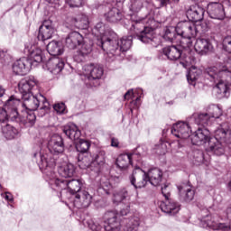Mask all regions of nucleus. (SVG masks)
<instances>
[{
	"mask_svg": "<svg viewBox=\"0 0 231 231\" xmlns=\"http://www.w3.org/2000/svg\"><path fill=\"white\" fill-rule=\"evenodd\" d=\"M33 157L36 158L40 169H43L45 180L49 182V185H55V187L61 190H66V189H68L69 194H72V196H76L80 192V189H82V180H66L64 179H60L55 171H53V169L55 168V159L51 158L48 153H42V152L34 153Z\"/></svg>",
	"mask_w": 231,
	"mask_h": 231,
	"instance_id": "f257e3e1",
	"label": "nucleus"
},
{
	"mask_svg": "<svg viewBox=\"0 0 231 231\" xmlns=\"http://www.w3.org/2000/svg\"><path fill=\"white\" fill-rule=\"evenodd\" d=\"M205 77L208 80L216 84L214 90L218 98H228L230 97L231 60L221 69H217L216 67L208 68Z\"/></svg>",
	"mask_w": 231,
	"mask_h": 231,
	"instance_id": "f03ea898",
	"label": "nucleus"
},
{
	"mask_svg": "<svg viewBox=\"0 0 231 231\" xmlns=\"http://www.w3.org/2000/svg\"><path fill=\"white\" fill-rule=\"evenodd\" d=\"M159 23L151 14L144 18L135 20V23L132 25L134 30L137 39L143 42V44H150L152 48H158L160 46V38L154 33V30L158 28Z\"/></svg>",
	"mask_w": 231,
	"mask_h": 231,
	"instance_id": "7ed1b4c3",
	"label": "nucleus"
},
{
	"mask_svg": "<svg viewBox=\"0 0 231 231\" xmlns=\"http://www.w3.org/2000/svg\"><path fill=\"white\" fill-rule=\"evenodd\" d=\"M225 143H231V129L228 123H224L215 130V136L211 137L205 145L208 152H212L217 156L225 154Z\"/></svg>",
	"mask_w": 231,
	"mask_h": 231,
	"instance_id": "20e7f679",
	"label": "nucleus"
},
{
	"mask_svg": "<svg viewBox=\"0 0 231 231\" xmlns=\"http://www.w3.org/2000/svg\"><path fill=\"white\" fill-rule=\"evenodd\" d=\"M100 44L104 51H107L110 59L112 57H120L122 53L128 51V50L131 49V46L133 45V36H125L121 38L120 41L110 39V41L106 42H104L103 38Z\"/></svg>",
	"mask_w": 231,
	"mask_h": 231,
	"instance_id": "39448f33",
	"label": "nucleus"
},
{
	"mask_svg": "<svg viewBox=\"0 0 231 231\" xmlns=\"http://www.w3.org/2000/svg\"><path fill=\"white\" fill-rule=\"evenodd\" d=\"M177 35L180 38V46L182 50L192 48V39H196L198 29L190 21L179 22L177 23Z\"/></svg>",
	"mask_w": 231,
	"mask_h": 231,
	"instance_id": "423d86ee",
	"label": "nucleus"
},
{
	"mask_svg": "<svg viewBox=\"0 0 231 231\" xmlns=\"http://www.w3.org/2000/svg\"><path fill=\"white\" fill-rule=\"evenodd\" d=\"M23 99L22 107L25 109V111H37L39 106H41V102H42V106L40 111H42L43 115H46V113L50 111V103L46 100V97L41 94L39 95V93L29 94V96H24Z\"/></svg>",
	"mask_w": 231,
	"mask_h": 231,
	"instance_id": "0eeeda50",
	"label": "nucleus"
},
{
	"mask_svg": "<svg viewBox=\"0 0 231 231\" xmlns=\"http://www.w3.org/2000/svg\"><path fill=\"white\" fill-rule=\"evenodd\" d=\"M106 163V152L104 151H99L97 153L91 155L90 153H86L79 162V166L82 169H90L94 172H100L102 167Z\"/></svg>",
	"mask_w": 231,
	"mask_h": 231,
	"instance_id": "6e6552de",
	"label": "nucleus"
},
{
	"mask_svg": "<svg viewBox=\"0 0 231 231\" xmlns=\"http://www.w3.org/2000/svg\"><path fill=\"white\" fill-rule=\"evenodd\" d=\"M223 115V111L219 106L211 105L208 107L207 112L201 114H194L189 117V124H196L197 125H208L211 118H219Z\"/></svg>",
	"mask_w": 231,
	"mask_h": 231,
	"instance_id": "1a4fd4ad",
	"label": "nucleus"
},
{
	"mask_svg": "<svg viewBox=\"0 0 231 231\" xmlns=\"http://www.w3.org/2000/svg\"><path fill=\"white\" fill-rule=\"evenodd\" d=\"M225 6H230V0H224L223 3L211 2L208 4V14L211 19L223 21L226 17Z\"/></svg>",
	"mask_w": 231,
	"mask_h": 231,
	"instance_id": "9d476101",
	"label": "nucleus"
},
{
	"mask_svg": "<svg viewBox=\"0 0 231 231\" xmlns=\"http://www.w3.org/2000/svg\"><path fill=\"white\" fill-rule=\"evenodd\" d=\"M18 89L22 97L39 93V83L35 78H27L19 81Z\"/></svg>",
	"mask_w": 231,
	"mask_h": 231,
	"instance_id": "9b49d317",
	"label": "nucleus"
},
{
	"mask_svg": "<svg viewBox=\"0 0 231 231\" xmlns=\"http://www.w3.org/2000/svg\"><path fill=\"white\" fill-rule=\"evenodd\" d=\"M36 119L35 114L30 110H22L20 116L19 112H13L11 114V122H18L25 127H32L35 125Z\"/></svg>",
	"mask_w": 231,
	"mask_h": 231,
	"instance_id": "f8f14e48",
	"label": "nucleus"
},
{
	"mask_svg": "<svg viewBox=\"0 0 231 231\" xmlns=\"http://www.w3.org/2000/svg\"><path fill=\"white\" fill-rule=\"evenodd\" d=\"M190 124L189 121L186 122H178L174 124L171 127V134L176 136V138H180V140H187V138L190 137V133L192 130L190 129Z\"/></svg>",
	"mask_w": 231,
	"mask_h": 231,
	"instance_id": "ddd939ff",
	"label": "nucleus"
},
{
	"mask_svg": "<svg viewBox=\"0 0 231 231\" xmlns=\"http://www.w3.org/2000/svg\"><path fill=\"white\" fill-rule=\"evenodd\" d=\"M130 183L134 187V189H143V187L149 183L147 172L143 171L140 168L135 169L130 177Z\"/></svg>",
	"mask_w": 231,
	"mask_h": 231,
	"instance_id": "4468645a",
	"label": "nucleus"
},
{
	"mask_svg": "<svg viewBox=\"0 0 231 231\" xmlns=\"http://www.w3.org/2000/svg\"><path fill=\"white\" fill-rule=\"evenodd\" d=\"M105 219V230L106 231H120L121 225L118 220V212L107 211L104 216Z\"/></svg>",
	"mask_w": 231,
	"mask_h": 231,
	"instance_id": "2eb2a0df",
	"label": "nucleus"
},
{
	"mask_svg": "<svg viewBox=\"0 0 231 231\" xmlns=\"http://www.w3.org/2000/svg\"><path fill=\"white\" fill-rule=\"evenodd\" d=\"M93 201V195L86 189L80 190L75 195L74 205L77 208H88Z\"/></svg>",
	"mask_w": 231,
	"mask_h": 231,
	"instance_id": "dca6fc26",
	"label": "nucleus"
},
{
	"mask_svg": "<svg viewBox=\"0 0 231 231\" xmlns=\"http://www.w3.org/2000/svg\"><path fill=\"white\" fill-rule=\"evenodd\" d=\"M211 138L212 137H210V131H208V129L198 128V130L191 136V143H193V145L206 146Z\"/></svg>",
	"mask_w": 231,
	"mask_h": 231,
	"instance_id": "f3484780",
	"label": "nucleus"
},
{
	"mask_svg": "<svg viewBox=\"0 0 231 231\" xmlns=\"http://www.w3.org/2000/svg\"><path fill=\"white\" fill-rule=\"evenodd\" d=\"M24 52L28 53L29 60L32 66L33 64H35V66L41 64L44 59L42 56V49L39 48L37 45H27L24 49Z\"/></svg>",
	"mask_w": 231,
	"mask_h": 231,
	"instance_id": "a211bd4d",
	"label": "nucleus"
},
{
	"mask_svg": "<svg viewBox=\"0 0 231 231\" xmlns=\"http://www.w3.org/2000/svg\"><path fill=\"white\" fill-rule=\"evenodd\" d=\"M203 228H211L212 230H222L229 231L231 230V225L226 223H216L212 220V216L208 215L200 220Z\"/></svg>",
	"mask_w": 231,
	"mask_h": 231,
	"instance_id": "6ab92c4d",
	"label": "nucleus"
},
{
	"mask_svg": "<svg viewBox=\"0 0 231 231\" xmlns=\"http://www.w3.org/2000/svg\"><path fill=\"white\" fill-rule=\"evenodd\" d=\"M32 61L28 58H21L13 65V71L15 75H27L32 69Z\"/></svg>",
	"mask_w": 231,
	"mask_h": 231,
	"instance_id": "aec40b11",
	"label": "nucleus"
},
{
	"mask_svg": "<svg viewBox=\"0 0 231 231\" xmlns=\"http://www.w3.org/2000/svg\"><path fill=\"white\" fill-rule=\"evenodd\" d=\"M55 33V28H53V23L50 20H45L39 28L38 39L39 41H48L51 39Z\"/></svg>",
	"mask_w": 231,
	"mask_h": 231,
	"instance_id": "412c9836",
	"label": "nucleus"
},
{
	"mask_svg": "<svg viewBox=\"0 0 231 231\" xmlns=\"http://www.w3.org/2000/svg\"><path fill=\"white\" fill-rule=\"evenodd\" d=\"M48 148L54 154H61L64 152V140L59 134L52 135L49 141Z\"/></svg>",
	"mask_w": 231,
	"mask_h": 231,
	"instance_id": "4be33fe9",
	"label": "nucleus"
},
{
	"mask_svg": "<svg viewBox=\"0 0 231 231\" xmlns=\"http://www.w3.org/2000/svg\"><path fill=\"white\" fill-rule=\"evenodd\" d=\"M84 70L87 75H89V80H100L102 75H104V68L98 64L90 63L84 66Z\"/></svg>",
	"mask_w": 231,
	"mask_h": 231,
	"instance_id": "5701e85b",
	"label": "nucleus"
},
{
	"mask_svg": "<svg viewBox=\"0 0 231 231\" xmlns=\"http://www.w3.org/2000/svg\"><path fill=\"white\" fill-rule=\"evenodd\" d=\"M93 33L97 38V44L100 48H102V44H100V42L103 41V39H104V42H106V41H111V39H109V36H108L109 32L106 29V24H104V23L102 22H99L95 25L93 29Z\"/></svg>",
	"mask_w": 231,
	"mask_h": 231,
	"instance_id": "b1692460",
	"label": "nucleus"
},
{
	"mask_svg": "<svg viewBox=\"0 0 231 231\" xmlns=\"http://www.w3.org/2000/svg\"><path fill=\"white\" fill-rule=\"evenodd\" d=\"M84 42V37L79 32H72L68 34L65 39V46L69 50H75L77 46H80Z\"/></svg>",
	"mask_w": 231,
	"mask_h": 231,
	"instance_id": "393cba45",
	"label": "nucleus"
},
{
	"mask_svg": "<svg viewBox=\"0 0 231 231\" xmlns=\"http://www.w3.org/2000/svg\"><path fill=\"white\" fill-rule=\"evenodd\" d=\"M186 15L189 21L199 23V21H203V17H205V9L199 5H191L187 10Z\"/></svg>",
	"mask_w": 231,
	"mask_h": 231,
	"instance_id": "a878e982",
	"label": "nucleus"
},
{
	"mask_svg": "<svg viewBox=\"0 0 231 231\" xmlns=\"http://www.w3.org/2000/svg\"><path fill=\"white\" fill-rule=\"evenodd\" d=\"M160 208L164 214H168L169 216H176V214L180 212L181 206H180V203L167 199L166 201H162L161 203Z\"/></svg>",
	"mask_w": 231,
	"mask_h": 231,
	"instance_id": "bb28decb",
	"label": "nucleus"
},
{
	"mask_svg": "<svg viewBox=\"0 0 231 231\" xmlns=\"http://www.w3.org/2000/svg\"><path fill=\"white\" fill-rule=\"evenodd\" d=\"M195 51L199 53V55H207V53L212 51L214 47L212 43L207 39L199 38L197 39L194 45Z\"/></svg>",
	"mask_w": 231,
	"mask_h": 231,
	"instance_id": "cd10ccee",
	"label": "nucleus"
},
{
	"mask_svg": "<svg viewBox=\"0 0 231 231\" xmlns=\"http://www.w3.org/2000/svg\"><path fill=\"white\" fill-rule=\"evenodd\" d=\"M178 190L181 199L184 201H192L194 199L196 191L192 186L183 183L178 186Z\"/></svg>",
	"mask_w": 231,
	"mask_h": 231,
	"instance_id": "c85d7f7f",
	"label": "nucleus"
},
{
	"mask_svg": "<svg viewBox=\"0 0 231 231\" xmlns=\"http://www.w3.org/2000/svg\"><path fill=\"white\" fill-rule=\"evenodd\" d=\"M23 107V102L21 99L15 97V96H11L5 103L4 107L7 110L10 120H12V113H17V107Z\"/></svg>",
	"mask_w": 231,
	"mask_h": 231,
	"instance_id": "c756f323",
	"label": "nucleus"
},
{
	"mask_svg": "<svg viewBox=\"0 0 231 231\" xmlns=\"http://www.w3.org/2000/svg\"><path fill=\"white\" fill-rule=\"evenodd\" d=\"M148 175V180L153 187H158L163 180V171L159 168H152L146 172Z\"/></svg>",
	"mask_w": 231,
	"mask_h": 231,
	"instance_id": "7c9ffc66",
	"label": "nucleus"
},
{
	"mask_svg": "<svg viewBox=\"0 0 231 231\" xmlns=\"http://www.w3.org/2000/svg\"><path fill=\"white\" fill-rule=\"evenodd\" d=\"M181 46H169L162 49V53L169 59V60H178L181 57Z\"/></svg>",
	"mask_w": 231,
	"mask_h": 231,
	"instance_id": "2f4dec72",
	"label": "nucleus"
},
{
	"mask_svg": "<svg viewBox=\"0 0 231 231\" xmlns=\"http://www.w3.org/2000/svg\"><path fill=\"white\" fill-rule=\"evenodd\" d=\"M68 23L70 24L72 28H88L89 24V19L86 14H79L75 18H70L68 20Z\"/></svg>",
	"mask_w": 231,
	"mask_h": 231,
	"instance_id": "473e14b6",
	"label": "nucleus"
},
{
	"mask_svg": "<svg viewBox=\"0 0 231 231\" xmlns=\"http://www.w3.org/2000/svg\"><path fill=\"white\" fill-rule=\"evenodd\" d=\"M47 68L53 75H59L64 69V61L59 58H51L47 62Z\"/></svg>",
	"mask_w": 231,
	"mask_h": 231,
	"instance_id": "72a5a7b5",
	"label": "nucleus"
},
{
	"mask_svg": "<svg viewBox=\"0 0 231 231\" xmlns=\"http://www.w3.org/2000/svg\"><path fill=\"white\" fill-rule=\"evenodd\" d=\"M63 133L69 138L70 140H79L80 138V130L77 125L70 123L64 126Z\"/></svg>",
	"mask_w": 231,
	"mask_h": 231,
	"instance_id": "f704fd0d",
	"label": "nucleus"
},
{
	"mask_svg": "<svg viewBox=\"0 0 231 231\" xmlns=\"http://www.w3.org/2000/svg\"><path fill=\"white\" fill-rule=\"evenodd\" d=\"M58 173L61 178H73L75 176V165L69 162H64L58 168Z\"/></svg>",
	"mask_w": 231,
	"mask_h": 231,
	"instance_id": "c9c22d12",
	"label": "nucleus"
},
{
	"mask_svg": "<svg viewBox=\"0 0 231 231\" xmlns=\"http://www.w3.org/2000/svg\"><path fill=\"white\" fill-rule=\"evenodd\" d=\"M47 51L50 55L57 57V55H62L64 53V47L60 42L52 41L47 45Z\"/></svg>",
	"mask_w": 231,
	"mask_h": 231,
	"instance_id": "e433bc0d",
	"label": "nucleus"
},
{
	"mask_svg": "<svg viewBox=\"0 0 231 231\" xmlns=\"http://www.w3.org/2000/svg\"><path fill=\"white\" fill-rule=\"evenodd\" d=\"M132 156L133 154H129V153L119 155L116 162L118 169H120L121 171H126V169L129 168V165H131Z\"/></svg>",
	"mask_w": 231,
	"mask_h": 231,
	"instance_id": "4c0bfd02",
	"label": "nucleus"
},
{
	"mask_svg": "<svg viewBox=\"0 0 231 231\" xmlns=\"http://www.w3.org/2000/svg\"><path fill=\"white\" fill-rule=\"evenodd\" d=\"M91 51H93V46L91 45V43L83 42L81 47L78 51V55L79 59L75 56V60H77L78 62H82L84 60V57H88V55H89Z\"/></svg>",
	"mask_w": 231,
	"mask_h": 231,
	"instance_id": "58836bf2",
	"label": "nucleus"
},
{
	"mask_svg": "<svg viewBox=\"0 0 231 231\" xmlns=\"http://www.w3.org/2000/svg\"><path fill=\"white\" fill-rule=\"evenodd\" d=\"M201 73H203L201 69H198L196 66H191L187 75L189 84L194 86L196 84V80L201 77Z\"/></svg>",
	"mask_w": 231,
	"mask_h": 231,
	"instance_id": "ea45409f",
	"label": "nucleus"
},
{
	"mask_svg": "<svg viewBox=\"0 0 231 231\" xmlns=\"http://www.w3.org/2000/svg\"><path fill=\"white\" fill-rule=\"evenodd\" d=\"M106 18L109 23H118V21H122V13L118 8L113 7L106 14Z\"/></svg>",
	"mask_w": 231,
	"mask_h": 231,
	"instance_id": "a19ab883",
	"label": "nucleus"
},
{
	"mask_svg": "<svg viewBox=\"0 0 231 231\" xmlns=\"http://www.w3.org/2000/svg\"><path fill=\"white\" fill-rule=\"evenodd\" d=\"M176 37H180L178 35V25L176 27L170 26L165 28L163 34V39H165V41L173 42Z\"/></svg>",
	"mask_w": 231,
	"mask_h": 231,
	"instance_id": "79ce46f5",
	"label": "nucleus"
},
{
	"mask_svg": "<svg viewBox=\"0 0 231 231\" xmlns=\"http://www.w3.org/2000/svg\"><path fill=\"white\" fill-rule=\"evenodd\" d=\"M127 194L128 193L125 189L116 191L112 199L114 205H120V203H125L127 199Z\"/></svg>",
	"mask_w": 231,
	"mask_h": 231,
	"instance_id": "37998d69",
	"label": "nucleus"
},
{
	"mask_svg": "<svg viewBox=\"0 0 231 231\" xmlns=\"http://www.w3.org/2000/svg\"><path fill=\"white\" fill-rule=\"evenodd\" d=\"M2 132L7 140H14V138L19 134V130L10 125L4 126Z\"/></svg>",
	"mask_w": 231,
	"mask_h": 231,
	"instance_id": "c03bdc74",
	"label": "nucleus"
},
{
	"mask_svg": "<svg viewBox=\"0 0 231 231\" xmlns=\"http://www.w3.org/2000/svg\"><path fill=\"white\" fill-rule=\"evenodd\" d=\"M140 226V217H133L126 220L125 231H138Z\"/></svg>",
	"mask_w": 231,
	"mask_h": 231,
	"instance_id": "a18cd8bd",
	"label": "nucleus"
},
{
	"mask_svg": "<svg viewBox=\"0 0 231 231\" xmlns=\"http://www.w3.org/2000/svg\"><path fill=\"white\" fill-rule=\"evenodd\" d=\"M145 0H130L128 8L133 14H138V12L143 8Z\"/></svg>",
	"mask_w": 231,
	"mask_h": 231,
	"instance_id": "49530a36",
	"label": "nucleus"
},
{
	"mask_svg": "<svg viewBox=\"0 0 231 231\" xmlns=\"http://www.w3.org/2000/svg\"><path fill=\"white\" fill-rule=\"evenodd\" d=\"M89 147H91L89 141L81 139L76 143V149L78 152H88V151H89Z\"/></svg>",
	"mask_w": 231,
	"mask_h": 231,
	"instance_id": "de8ad7c7",
	"label": "nucleus"
},
{
	"mask_svg": "<svg viewBox=\"0 0 231 231\" xmlns=\"http://www.w3.org/2000/svg\"><path fill=\"white\" fill-rule=\"evenodd\" d=\"M195 26L197 29V33H199V32L205 33L206 32H208L210 30V23L208 21H202Z\"/></svg>",
	"mask_w": 231,
	"mask_h": 231,
	"instance_id": "09e8293b",
	"label": "nucleus"
},
{
	"mask_svg": "<svg viewBox=\"0 0 231 231\" xmlns=\"http://www.w3.org/2000/svg\"><path fill=\"white\" fill-rule=\"evenodd\" d=\"M53 109L58 115H64L66 113V105L64 103H57L53 106Z\"/></svg>",
	"mask_w": 231,
	"mask_h": 231,
	"instance_id": "8fccbe9b",
	"label": "nucleus"
},
{
	"mask_svg": "<svg viewBox=\"0 0 231 231\" xmlns=\"http://www.w3.org/2000/svg\"><path fill=\"white\" fill-rule=\"evenodd\" d=\"M70 8H80L84 5V0H65Z\"/></svg>",
	"mask_w": 231,
	"mask_h": 231,
	"instance_id": "3c124183",
	"label": "nucleus"
},
{
	"mask_svg": "<svg viewBox=\"0 0 231 231\" xmlns=\"http://www.w3.org/2000/svg\"><path fill=\"white\" fill-rule=\"evenodd\" d=\"M6 120H12V119H10L8 110L6 108H5V109L0 108V124H5V122H6Z\"/></svg>",
	"mask_w": 231,
	"mask_h": 231,
	"instance_id": "603ef678",
	"label": "nucleus"
},
{
	"mask_svg": "<svg viewBox=\"0 0 231 231\" xmlns=\"http://www.w3.org/2000/svg\"><path fill=\"white\" fill-rule=\"evenodd\" d=\"M162 194L164 196L165 199H169V198H171V184L165 183L162 187Z\"/></svg>",
	"mask_w": 231,
	"mask_h": 231,
	"instance_id": "864d4df0",
	"label": "nucleus"
},
{
	"mask_svg": "<svg viewBox=\"0 0 231 231\" xmlns=\"http://www.w3.org/2000/svg\"><path fill=\"white\" fill-rule=\"evenodd\" d=\"M223 46L226 51H227V53H231V37L230 36L224 39Z\"/></svg>",
	"mask_w": 231,
	"mask_h": 231,
	"instance_id": "5fc2aeb1",
	"label": "nucleus"
},
{
	"mask_svg": "<svg viewBox=\"0 0 231 231\" xmlns=\"http://www.w3.org/2000/svg\"><path fill=\"white\" fill-rule=\"evenodd\" d=\"M88 225L90 230L100 231L101 226L98 225V223L94 222L93 220H88Z\"/></svg>",
	"mask_w": 231,
	"mask_h": 231,
	"instance_id": "6e6d98bb",
	"label": "nucleus"
},
{
	"mask_svg": "<svg viewBox=\"0 0 231 231\" xmlns=\"http://www.w3.org/2000/svg\"><path fill=\"white\" fill-rule=\"evenodd\" d=\"M194 58H190V57H186L184 61H180V64L181 66H183L184 68H189V66H190V64H194Z\"/></svg>",
	"mask_w": 231,
	"mask_h": 231,
	"instance_id": "4d7b16f0",
	"label": "nucleus"
},
{
	"mask_svg": "<svg viewBox=\"0 0 231 231\" xmlns=\"http://www.w3.org/2000/svg\"><path fill=\"white\" fill-rule=\"evenodd\" d=\"M158 154L163 155L167 152V144L162 143L157 147Z\"/></svg>",
	"mask_w": 231,
	"mask_h": 231,
	"instance_id": "13d9d810",
	"label": "nucleus"
},
{
	"mask_svg": "<svg viewBox=\"0 0 231 231\" xmlns=\"http://www.w3.org/2000/svg\"><path fill=\"white\" fill-rule=\"evenodd\" d=\"M129 212H131V204H126L121 210H120V214L122 216H127L129 214Z\"/></svg>",
	"mask_w": 231,
	"mask_h": 231,
	"instance_id": "bf43d9fd",
	"label": "nucleus"
},
{
	"mask_svg": "<svg viewBox=\"0 0 231 231\" xmlns=\"http://www.w3.org/2000/svg\"><path fill=\"white\" fill-rule=\"evenodd\" d=\"M101 187L104 189V190H108V194L112 189L111 183L109 181L102 182Z\"/></svg>",
	"mask_w": 231,
	"mask_h": 231,
	"instance_id": "052dcab7",
	"label": "nucleus"
},
{
	"mask_svg": "<svg viewBox=\"0 0 231 231\" xmlns=\"http://www.w3.org/2000/svg\"><path fill=\"white\" fill-rule=\"evenodd\" d=\"M134 95V93L133 92V89H130L125 94L124 98L125 100H131Z\"/></svg>",
	"mask_w": 231,
	"mask_h": 231,
	"instance_id": "680f3d73",
	"label": "nucleus"
},
{
	"mask_svg": "<svg viewBox=\"0 0 231 231\" xmlns=\"http://www.w3.org/2000/svg\"><path fill=\"white\" fill-rule=\"evenodd\" d=\"M118 145H120V142H118V139L113 137L111 139V146L112 147H118Z\"/></svg>",
	"mask_w": 231,
	"mask_h": 231,
	"instance_id": "e2e57ef3",
	"label": "nucleus"
},
{
	"mask_svg": "<svg viewBox=\"0 0 231 231\" xmlns=\"http://www.w3.org/2000/svg\"><path fill=\"white\" fill-rule=\"evenodd\" d=\"M157 3H159L160 6H167L169 3H171V0H156Z\"/></svg>",
	"mask_w": 231,
	"mask_h": 231,
	"instance_id": "0e129e2a",
	"label": "nucleus"
},
{
	"mask_svg": "<svg viewBox=\"0 0 231 231\" xmlns=\"http://www.w3.org/2000/svg\"><path fill=\"white\" fill-rule=\"evenodd\" d=\"M4 198L6 199V201H14V196H12V194L9 192H5V196H4Z\"/></svg>",
	"mask_w": 231,
	"mask_h": 231,
	"instance_id": "69168bd1",
	"label": "nucleus"
},
{
	"mask_svg": "<svg viewBox=\"0 0 231 231\" xmlns=\"http://www.w3.org/2000/svg\"><path fill=\"white\" fill-rule=\"evenodd\" d=\"M136 151H137V154H139V156H145V151H143V147L139 146V147H137ZM142 151H143V152H142Z\"/></svg>",
	"mask_w": 231,
	"mask_h": 231,
	"instance_id": "338daca9",
	"label": "nucleus"
},
{
	"mask_svg": "<svg viewBox=\"0 0 231 231\" xmlns=\"http://www.w3.org/2000/svg\"><path fill=\"white\" fill-rule=\"evenodd\" d=\"M226 214L227 216V219L231 220V206H229L226 210Z\"/></svg>",
	"mask_w": 231,
	"mask_h": 231,
	"instance_id": "774afa93",
	"label": "nucleus"
}]
</instances>
